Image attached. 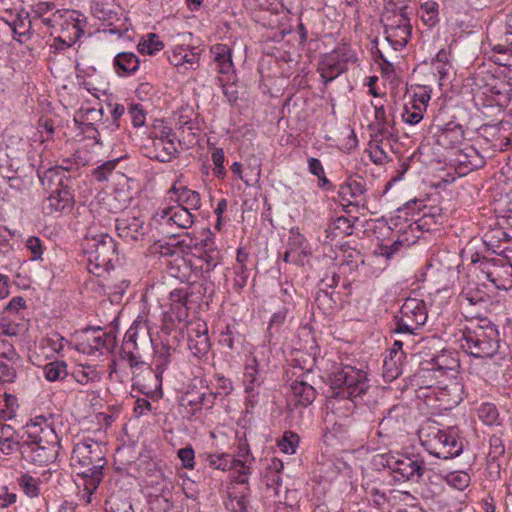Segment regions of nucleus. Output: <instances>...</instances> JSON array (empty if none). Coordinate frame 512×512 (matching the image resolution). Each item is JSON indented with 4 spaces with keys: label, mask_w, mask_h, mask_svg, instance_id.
<instances>
[{
    "label": "nucleus",
    "mask_w": 512,
    "mask_h": 512,
    "mask_svg": "<svg viewBox=\"0 0 512 512\" xmlns=\"http://www.w3.org/2000/svg\"><path fill=\"white\" fill-rule=\"evenodd\" d=\"M139 58L131 52H121L114 57L113 65L119 76L135 73L139 68Z\"/></svg>",
    "instance_id": "obj_25"
},
{
    "label": "nucleus",
    "mask_w": 512,
    "mask_h": 512,
    "mask_svg": "<svg viewBox=\"0 0 512 512\" xmlns=\"http://www.w3.org/2000/svg\"><path fill=\"white\" fill-rule=\"evenodd\" d=\"M15 377V369L12 366L0 361V381L12 383L14 382Z\"/></svg>",
    "instance_id": "obj_56"
},
{
    "label": "nucleus",
    "mask_w": 512,
    "mask_h": 512,
    "mask_svg": "<svg viewBox=\"0 0 512 512\" xmlns=\"http://www.w3.org/2000/svg\"><path fill=\"white\" fill-rule=\"evenodd\" d=\"M117 255L114 239L108 234H100L93 239L88 251L89 271L99 274V270H109L114 267L113 260Z\"/></svg>",
    "instance_id": "obj_8"
},
{
    "label": "nucleus",
    "mask_w": 512,
    "mask_h": 512,
    "mask_svg": "<svg viewBox=\"0 0 512 512\" xmlns=\"http://www.w3.org/2000/svg\"><path fill=\"white\" fill-rule=\"evenodd\" d=\"M315 302L319 308H332V305L335 303L332 295L322 289L316 293Z\"/></svg>",
    "instance_id": "obj_54"
},
{
    "label": "nucleus",
    "mask_w": 512,
    "mask_h": 512,
    "mask_svg": "<svg viewBox=\"0 0 512 512\" xmlns=\"http://www.w3.org/2000/svg\"><path fill=\"white\" fill-rule=\"evenodd\" d=\"M402 118L406 123L415 125L423 118L422 109L420 106L413 105L412 108L405 107Z\"/></svg>",
    "instance_id": "obj_49"
},
{
    "label": "nucleus",
    "mask_w": 512,
    "mask_h": 512,
    "mask_svg": "<svg viewBox=\"0 0 512 512\" xmlns=\"http://www.w3.org/2000/svg\"><path fill=\"white\" fill-rule=\"evenodd\" d=\"M478 416L483 423L493 425L497 423L499 413L496 406L492 403H483L478 408Z\"/></svg>",
    "instance_id": "obj_37"
},
{
    "label": "nucleus",
    "mask_w": 512,
    "mask_h": 512,
    "mask_svg": "<svg viewBox=\"0 0 512 512\" xmlns=\"http://www.w3.org/2000/svg\"><path fill=\"white\" fill-rule=\"evenodd\" d=\"M25 173H27V175H31V182L34 183V176L37 174V171L35 170L34 164L29 161L21 164L20 169H18L16 173L12 174V177H21L24 176Z\"/></svg>",
    "instance_id": "obj_59"
},
{
    "label": "nucleus",
    "mask_w": 512,
    "mask_h": 512,
    "mask_svg": "<svg viewBox=\"0 0 512 512\" xmlns=\"http://www.w3.org/2000/svg\"><path fill=\"white\" fill-rule=\"evenodd\" d=\"M170 347L162 344L160 348H157L155 350V356H154V365H155V380H156V386L155 390L152 391L150 394L151 397H161L162 396V375L167 368L169 362H170Z\"/></svg>",
    "instance_id": "obj_21"
},
{
    "label": "nucleus",
    "mask_w": 512,
    "mask_h": 512,
    "mask_svg": "<svg viewBox=\"0 0 512 512\" xmlns=\"http://www.w3.org/2000/svg\"><path fill=\"white\" fill-rule=\"evenodd\" d=\"M490 451L489 456L495 460L502 456L505 452V445L501 435L493 434L489 440Z\"/></svg>",
    "instance_id": "obj_45"
},
{
    "label": "nucleus",
    "mask_w": 512,
    "mask_h": 512,
    "mask_svg": "<svg viewBox=\"0 0 512 512\" xmlns=\"http://www.w3.org/2000/svg\"><path fill=\"white\" fill-rule=\"evenodd\" d=\"M446 481L450 486L464 490L469 485L470 476L466 472H451L447 475Z\"/></svg>",
    "instance_id": "obj_40"
},
{
    "label": "nucleus",
    "mask_w": 512,
    "mask_h": 512,
    "mask_svg": "<svg viewBox=\"0 0 512 512\" xmlns=\"http://www.w3.org/2000/svg\"><path fill=\"white\" fill-rule=\"evenodd\" d=\"M428 313L423 300L407 298L402 304L399 314L394 316V332L411 336L426 323Z\"/></svg>",
    "instance_id": "obj_5"
},
{
    "label": "nucleus",
    "mask_w": 512,
    "mask_h": 512,
    "mask_svg": "<svg viewBox=\"0 0 512 512\" xmlns=\"http://www.w3.org/2000/svg\"><path fill=\"white\" fill-rule=\"evenodd\" d=\"M431 365V370L445 373L447 370H453L457 365V361L455 358L442 353L432 359Z\"/></svg>",
    "instance_id": "obj_36"
},
{
    "label": "nucleus",
    "mask_w": 512,
    "mask_h": 512,
    "mask_svg": "<svg viewBox=\"0 0 512 512\" xmlns=\"http://www.w3.org/2000/svg\"><path fill=\"white\" fill-rule=\"evenodd\" d=\"M211 54L218 65V71L228 74L233 69L232 51L227 44L218 43L211 47Z\"/></svg>",
    "instance_id": "obj_27"
},
{
    "label": "nucleus",
    "mask_w": 512,
    "mask_h": 512,
    "mask_svg": "<svg viewBox=\"0 0 512 512\" xmlns=\"http://www.w3.org/2000/svg\"><path fill=\"white\" fill-rule=\"evenodd\" d=\"M74 205L73 189L53 190L49 197L44 201L43 209L48 214L56 212L70 211Z\"/></svg>",
    "instance_id": "obj_20"
},
{
    "label": "nucleus",
    "mask_w": 512,
    "mask_h": 512,
    "mask_svg": "<svg viewBox=\"0 0 512 512\" xmlns=\"http://www.w3.org/2000/svg\"><path fill=\"white\" fill-rule=\"evenodd\" d=\"M219 343L230 350H236L238 348V344H241V336L239 334H234L229 328H227L225 332L221 333Z\"/></svg>",
    "instance_id": "obj_47"
},
{
    "label": "nucleus",
    "mask_w": 512,
    "mask_h": 512,
    "mask_svg": "<svg viewBox=\"0 0 512 512\" xmlns=\"http://www.w3.org/2000/svg\"><path fill=\"white\" fill-rule=\"evenodd\" d=\"M422 10L428 15V20H433L438 13V4L433 1H428L421 5Z\"/></svg>",
    "instance_id": "obj_62"
},
{
    "label": "nucleus",
    "mask_w": 512,
    "mask_h": 512,
    "mask_svg": "<svg viewBox=\"0 0 512 512\" xmlns=\"http://www.w3.org/2000/svg\"><path fill=\"white\" fill-rule=\"evenodd\" d=\"M171 192L177 196V201L181 203L180 205H183L189 211L198 210L201 207V199L198 192L187 187L176 186L172 187Z\"/></svg>",
    "instance_id": "obj_29"
},
{
    "label": "nucleus",
    "mask_w": 512,
    "mask_h": 512,
    "mask_svg": "<svg viewBox=\"0 0 512 512\" xmlns=\"http://www.w3.org/2000/svg\"><path fill=\"white\" fill-rule=\"evenodd\" d=\"M370 157L371 160L378 165L384 164L388 159L386 152L379 145H376L371 150Z\"/></svg>",
    "instance_id": "obj_60"
},
{
    "label": "nucleus",
    "mask_w": 512,
    "mask_h": 512,
    "mask_svg": "<svg viewBox=\"0 0 512 512\" xmlns=\"http://www.w3.org/2000/svg\"><path fill=\"white\" fill-rule=\"evenodd\" d=\"M462 348L475 358H491L499 349V332L496 325L486 317L477 318L463 332Z\"/></svg>",
    "instance_id": "obj_3"
},
{
    "label": "nucleus",
    "mask_w": 512,
    "mask_h": 512,
    "mask_svg": "<svg viewBox=\"0 0 512 512\" xmlns=\"http://www.w3.org/2000/svg\"><path fill=\"white\" fill-rule=\"evenodd\" d=\"M330 397L347 399L355 405L373 407L378 388L371 386L367 373L350 365H341L329 375Z\"/></svg>",
    "instance_id": "obj_2"
},
{
    "label": "nucleus",
    "mask_w": 512,
    "mask_h": 512,
    "mask_svg": "<svg viewBox=\"0 0 512 512\" xmlns=\"http://www.w3.org/2000/svg\"><path fill=\"white\" fill-rule=\"evenodd\" d=\"M388 467L403 480L418 481L426 470L425 462L418 455L402 456L388 461Z\"/></svg>",
    "instance_id": "obj_12"
},
{
    "label": "nucleus",
    "mask_w": 512,
    "mask_h": 512,
    "mask_svg": "<svg viewBox=\"0 0 512 512\" xmlns=\"http://www.w3.org/2000/svg\"><path fill=\"white\" fill-rule=\"evenodd\" d=\"M171 305L177 309H182L186 306L188 300V292L185 289H174L170 293Z\"/></svg>",
    "instance_id": "obj_50"
},
{
    "label": "nucleus",
    "mask_w": 512,
    "mask_h": 512,
    "mask_svg": "<svg viewBox=\"0 0 512 512\" xmlns=\"http://www.w3.org/2000/svg\"><path fill=\"white\" fill-rule=\"evenodd\" d=\"M404 410L402 406L394 405L391 407L386 415L383 416V418L379 422V426H382L384 428H388L391 426L392 422H397L399 417V411Z\"/></svg>",
    "instance_id": "obj_52"
},
{
    "label": "nucleus",
    "mask_w": 512,
    "mask_h": 512,
    "mask_svg": "<svg viewBox=\"0 0 512 512\" xmlns=\"http://www.w3.org/2000/svg\"><path fill=\"white\" fill-rule=\"evenodd\" d=\"M27 161L29 160L14 150L0 151V175L3 178L11 176L20 169L21 164Z\"/></svg>",
    "instance_id": "obj_23"
},
{
    "label": "nucleus",
    "mask_w": 512,
    "mask_h": 512,
    "mask_svg": "<svg viewBox=\"0 0 512 512\" xmlns=\"http://www.w3.org/2000/svg\"><path fill=\"white\" fill-rule=\"evenodd\" d=\"M348 185H349V190L351 191L352 193V198H356L358 196H361L365 193L366 191V182L364 180V178L359 175V174H354V175H350L347 179H346Z\"/></svg>",
    "instance_id": "obj_39"
},
{
    "label": "nucleus",
    "mask_w": 512,
    "mask_h": 512,
    "mask_svg": "<svg viewBox=\"0 0 512 512\" xmlns=\"http://www.w3.org/2000/svg\"><path fill=\"white\" fill-rule=\"evenodd\" d=\"M287 308L282 307L279 310H277L275 313H273L270 322L268 331L270 335H272L274 332H277L279 328L284 324L286 317H287Z\"/></svg>",
    "instance_id": "obj_48"
},
{
    "label": "nucleus",
    "mask_w": 512,
    "mask_h": 512,
    "mask_svg": "<svg viewBox=\"0 0 512 512\" xmlns=\"http://www.w3.org/2000/svg\"><path fill=\"white\" fill-rule=\"evenodd\" d=\"M356 60L355 51L345 43L337 46L330 53L324 54L318 63V71L323 83L327 85L332 82L347 71L349 63H354Z\"/></svg>",
    "instance_id": "obj_6"
},
{
    "label": "nucleus",
    "mask_w": 512,
    "mask_h": 512,
    "mask_svg": "<svg viewBox=\"0 0 512 512\" xmlns=\"http://www.w3.org/2000/svg\"><path fill=\"white\" fill-rule=\"evenodd\" d=\"M138 340L141 341L143 346L147 345L149 342H152L148 329L145 325L131 326L124 336L122 348H131L138 351L140 348Z\"/></svg>",
    "instance_id": "obj_26"
},
{
    "label": "nucleus",
    "mask_w": 512,
    "mask_h": 512,
    "mask_svg": "<svg viewBox=\"0 0 512 512\" xmlns=\"http://www.w3.org/2000/svg\"><path fill=\"white\" fill-rule=\"evenodd\" d=\"M168 59L169 62L176 67L188 64L194 69V65H197L199 62V51H197L196 48H192L188 51L181 46L174 49Z\"/></svg>",
    "instance_id": "obj_28"
},
{
    "label": "nucleus",
    "mask_w": 512,
    "mask_h": 512,
    "mask_svg": "<svg viewBox=\"0 0 512 512\" xmlns=\"http://www.w3.org/2000/svg\"><path fill=\"white\" fill-rule=\"evenodd\" d=\"M308 169L314 176H321L324 172V168L320 160L313 157L308 159Z\"/></svg>",
    "instance_id": "obj_61"
},
{
    "label": "nucleus",
    "mask_w": 512,
    "mask_h": 512,
    "mask_svg": "<svg viewBox=\"0 0 512 512\" xmlns=\"http://www.w3.org/2000/svg\"><path fill=\"white\" fill-rule=\"evenodd\" d=\"M253 363L247 364L244 373V381L246 383V392L252 393L255 386L261 384V377L257 369L256 359L252 360Z\"/></svg>",
    "instance_id": "obj_34"
},
{
    "label": "nucleus",
    "mask_w": 512,
    "mask_h": 512,
    "mask_svg": "<svg viewBox=\"0 0 512 512\" xmlns=\"http://www.w3.org/2000/svg\"><path fill=\"white\" fill-rule=\"evenodd\" d=\"M134 351L135 350L131 348H122V358L128 361L131 368L143 364V361H141V356L137 353H134Z\"/></svg>",
    "instance_id": "obj_57"
},
{
    "label": "nucleus",
    "mask_w": 512,
    "mask_h": 512,
    "mask_svg": "<svg viewBox=\"0 0 512 512\" xmlns=\"http://www.w3.org/2000/svg\"><path fill=\"white\" fill-rule=\"evenodd\" d=\"M97 447L96 443L83 442L77 444L72 452L71 459L80 465L81 468H86V471H79L78 475L88 479L87 484L96 489L102 479L103 465L93 464V447Z\"/></svg>",
    "instance_id": "obj_9"
},
{
    "label": "nucleus",
    "mask_w": 512,
    "mask_h": 512,
    "mask_svg": "<svg viewBox=\"0 0 512 512\" xmlns=\"http://www.w3.org/2000/svg\"><path fill=\"white\" fill-rule=\"evenodd\" d=\"M290 388L294 398L296 399V404H299L302 407H307L312 404L317 395L316 389L303 377L294 380L291 383Z\"/></svg>",
    "instance_id": "obj_22"
},
{
    "label": "nucleus",
    "mask_w": 512,
    "mask_h": 512,
    "mask_svg": "<svg viewBox=\"0 0 512 512\" xmlns=\"http://www.w3.org/2000/svg\"><path fill=\"white\" fill-rule=\"evenodd\" d=\"M147 156L150 159L157 160L159 162H169L175 158L177 154V148L175 145V135L171 129L164 128L161 131L160 136H154L151 138V145L146 146Z\"/></svg>",
    "instance_id": "obj_11"
},
{
    "label": "nucleus",
    "mask_w": 512,
    "mask_h": 512,
    "mask_svg": "<svg viewBox=\"0 0 512 512\" xmlns=\"http://www.w3.org/2000/svg\"><path fill=\"white\" fill-rule=\"evenodd\" d=\"M26 247L31 252V260L41 259L43 254L42 244L38 237L30 236L26 240Z\"/></svg>",
    "instance_id": "obj_51"
},
{
    "label": "nucleus",
    "mask_w": 512,
    "mask_h": 512,
    "mask_svg": "<svg viewBox=\"0 0 512 512\" xmlns=\"http://www.w3.org/2000/svg\"><path fill=\"white\" fill-rule=\"evenodd\" d=\"M177 456L181 460L182 466L185 469H193L194 468L195 452H194L193 447L190 444H188L184 448L179 449L177 452Z\"/></svg>",
    "instance_id": "obj_46"
},
{
    "label": "nucleus",
    "mask_w": 512,
    "mask_h": 512,
    "mask_svg": "<svg viewBox=\"0 0 512 512\" xmlns=\"http://www.w3.org/2000/svg\"><path fill=\"white\" fill-rule=\"evenodd\" d=\"M60 441L54 428L44 417L25 426L22 434L21 459L34 466L52 463L58 456Z\"/></svg>",
    "instance_id": "obj_1"
},
{
    "label": "nucleus",
    "mask_w": 512,
    "mask_h": 512,
    "mask_svg": "<svg viewBox=\"0 0 512 512\" xmlns=\"http://www.w3.org/2000/svg\"><path fill=\"white\" fill-rule=\"evenodd\" d=\"M207 396L204 393L188 392L183 397V405L190 406L192 413L200 411L203 405H206Z\"/></svg>",
    "instance_id": "obj_38"
},
{
    "label": "nucleus",
    "mask_w": 512,
    "mask_h": 512,
    "mask_svg": "<svg viewBox=\"0 0 512 512\" xmlns=\"http://www.w3.org/2000/svg\"><path fill=\"white\" fill-rule=\"evenodd\" d=\"M369 493L371 501L377 508L383 507L388 502L386 494L377 488H372Z\"/></svg>",
    "instance_id": "obj_58"
},
{
    "label": "nucleus",
    "mask_w": 512,
    "mask_h": 512,
    "mask_svg": "<svg viewBox=\"0 0 512 512\" xmlns=\"http://www.w3.org/2000/svg\"><path fill=\"white\" fill-rule=\"evenodd\" d=\"M117 163H118V160H109V161L102 163L101 165H99L98 167H96L93 170V172H92L93 177L99 182L106 181L108 179V176L115 169Z\"/></svg>",
    "instance_id": "obj_41"
},
{
    "label": "nucleus",
    "mask_w": 512,
    "mask_h": 512,
    "mask_svg": "<svg viewBox=\"0 0 512 512\" xmlns=\"http://www.w3.org/2000/svg\"><path fill=\"white\" fill-rule=\"evenodd\" d=\"M22 435L17 439H7L0 445L2 453L9 455L12 452L18 450L21 453Z\"/></svg>",
    "instance_id": "obj_55"
},
{
    "label": "nucleus",
    "mask_w": 512,
    "mask_h": 512,
    "mask_svg": "<svg viewBox=\"0 0 512 512\" xmlns=\"http://www.w3.org/2000/svg\"><path fill=\"white\" fill-rule=\"evenodd\" d=\"M37 176L46 190H58L72 188V177L69 168L66 166H55L48 168L41 174L37 170Z\"/></svg>",
    "instance_id": "obj_16"
},
{
    "label": "nucleus",
    "mask_w": 512,
    "mask_h": 512,
    "mask_svg": "<svg viewBox=\"0 0 512 512\" xmlns=\"http://www.w3.org/2000/svg\"><path fill=\"white\" fill-rule=\"evenodd\" d=\"M62 35L58 37L62 46L70 47L84 34L86 18L79 12L72 11L60 23Z\"/></svg>",
    "instance_id": "obj_13"
},
{
    "label": "nucleus",
    "mask_w": 512,
    "mask_h": 512,
    "mask_svg": "<svg viewBox=\"0 0 512 512\" xmlns=\"http://www.w3.org/2000/svg\"><path fill=\"white\" fill-rule=\"evenodd\" d=\"M45 378L48 381L64 379L67 375V365L63 361H54L44 366Z\"/></svg>",
    "instance_id": "obj_31"
},
{
    "label": "nucleus",
    "mask_w": 512,
    "mask_h": 512,
    "mask_svg": "<svg viewBox=\"0 0 512 512\" xmlns=\"http://www.w3.org/2000/svg\"><path fill=\"white\" fill-rule=\"evenodd\" d=\"M241 456L244 460L235 459L230 454L221 453V454H206L205 461L211 468L227 471L231 469H236L238 467L245 468V462H247L246 456L250 454L249 448L247 446L240 447Z\"/></svg>",
    "instance_id": "obj_19"
},
{
    "label": "nucleus",
    "mask_w": 512,
    "mask_h": 512,
    "mask_svg": "<svg viewBox=\"0 0 512 512\" xmlns=\"http://www.w3.org/2000/svg\"><path fill=\"white\" fill-rule=\"evenodd\" d=\"M420 440L429 454L445 460L459 456L464 447L463 439L456 427L447 430L437 427L422 428Z\"/></svg>",
    "instance_id": "obj_4"
},
{
    "label": "nucleus",
    "mask_w": 512,
    "mask_h": 512,
    "mask_svg": "<svg viewBox=\"0 0 512 512\" xmlns=\"http://www.w3.org/2000/svg\"><path fill=\"white\" fill-rule=\"evenodd\" d=\"M455 162L457 164L456 170L460 175H466L474 170L484 167L486 161L479 151L473 147L468 146L456 155Z\"/></svg>",
    "instance_id": "obj_18"
},
{
    "label": "nucleus",
    "mask_w": 512,
    "mask_h": 512,
    "mask_svg": "<svg viewBox=\"0 0 512 512\" xmlns=\"http://www.w3.org/2000/svg\"><path fill=\"white\" fill-rule=\"evenodd\" d=\"M188 348L196 357L206 355L210 350V339L206 323H197L188 328Z\"/></svg>",
    "instance_id": "obj_17"
},
{
    "label": "nucleus",
    "mask_w": 512,
    "mask_h": 512,
    "mask_svg": "<svg viewBox=\"0 0 512 512\" xmlns=\"http://www.w3.org/2000/svg\"><path fill=\"white\" fill-rule=\"evenodd\" d=\"M154 218L161 225H176L182 229H188L194 223L193 215L183 205L164 208Z\"/></svg>",
    "instance_id": "obj_15"
},
{
    "label": "nucleus",
    "mask_w": 512,
    "mask_h": 512,
    "mask_svg": "<svg viewBox=\"0 0 512 512\" xmlns=\"http://www.w3.org/2000/svg\"><path fill=\"white\" fill-rule=\"evenodd\" d=\"M5 179L8 180L10 188L17 190L19 192L27 191L33 185V182H31V175H27V173H25V175L21 177H12L11 175L9 177H6Z\"/></svg>",
    "instance_id": "obj_42"
},
{
    "label": "nucleus",
    "mask_w": 512,
    "mask_h": 512,
    "mask_svg": "<svg viewBox=\"0 0 512 512\" xmlns=\"http://www.w3.org/2000/svg\"><path fill=\"white\" fill-rule=\"evenodd\" d=\"M460 296L462 300L467 301L469 305L483 306L489 301V296L479 289H465Z\"/></svg>",
    "instance_id": "obj_35"
},
{
    "label": "nucleus",
    "mask_w": 512,
    "mask_h": 512,
    "mask_svg": "<svg viewBox=\"0 0 512 512\" xmlns=\"http://www.w3.org/2000/svg\"><path fill=\"white\" fill-rule=\"evenodd\" d=\"M129 114L135 127H140L145 123V113L141 105L131 104Z\"/></svg>",
    "instance_id": "obj_53"
},
{
    "label": "nucleus",
    "mask_w": 512,
    "mask_h": 512,
    "mask_svg": "<svg viewBox=\"0 0 512 512\" xmlns=\"http://www.w3.org/2000/svg\"><path fill=\"white\" fill-rule=\"evenodd\" d=\"M26 306V302L23 297L17 296L13 297L10 302L6 306L7 311L17 312L20 308H24Z\"/></svg>",
    "instance_id": "obj_64"
},
{
    "label": "nucleus",
    "mask_w": 512,
    "mask_h": 512,
    "mask_svg": "<svg viewBox=\"0 0 512 512\" xmlns=\"http://www.w3.org/2000/svg\"><path fill=\"white\" fill-rule=\"evenodd\" d=\"M354 223L345 216L334 219L326 230L327 237H345L353 234Z\"/></svg>",
    "instance_id": "obj_30"
},
{
    "label": "nucleus",
    "mask_w": 512,
    "mask_h": 512,
    "mask_svg": "<svg viewBox=\"0 0 512 512\" xmlns=\"http://www.w3.org/2000/svg\"><path fill=\"white\" fill-rule=\"evenodd\" d=\"M464 139V130L461 125L456 124L446 128L438 138L441 145L460 143Z\"/></svg>",
    "instance_id": "obj_32"
},
{
    "label": "nucleus",
    "mask_w": 512,
    "mask_h": 512,
    "mask_svg": "<svg viewBox=\"0 0 512 512\" xmlns=\"http://www.w3.org/2000/svg\"><path fill=\"white\" fill-rule=\"evenodd\" d=\"M16 501V494L8 493L7 490L0 491V510L8 507Z\"/></svg>",
    "instance_id": "obj_63"
},
{
    "label": "nucleus",
    "mask_w": 512,
    "mask_h": 512,
    "mask_svg": "<svg viewBox=\"0 0 512 512\" xmlns=\"http://www.w3.org/2000/svg\"><path fill=\"white\" fill-rule=\"evenodd\" d=\"M89 332L91 335H88L85 342L81 343L83 353L92 355L95 352H100L103 355L114 348L116 338L111 333L104 332L101 328H89L85 331L86 334Z\"/></svg>",
    "instance_id": "obj_14"
},
{
    "label": "nucleus",
    "mask_w": 512,
    "mask_h": 512,
    "mask_svg": "<svg viewBox=\"0 0 512 512\" xmlns=\"http://www.w3.org/2000/svg\"><path fill=\"white\" fill-rule=\"evenodd\" d=\"M407 10V5H401L399 12L394 11L385 18V38L396 51L405 47L411 37L412 25Z\"/></svg>",
    "instance_id": "obj_7"
},
{
    "label": "nucleus",
    "mask_w": 512,
    "mask_h": 512,
    "mask_svg": "<svg viewBox=\"0 0 512 512\" xmlns=\"http://www.w3.org/2000/svg\"><path fill=\"white\" fill-rule=\"evenodd\" d=\"M117 235L127 244L135 245L143 242L149 234L150 226L136 216H122L116 219Z\"/></svg>",
    "instance_id": "obj_10"
},
{
    "label": "nucleus",
    "mask_w": 512,
    "mask_h": 512,
    "mask_svg": "<svg viewBox=\"0 0 512 512\" xmlns=\"http://www.w3.org/2000/svg\"><path fill=\"white\" fill-rule=\"evenodd\" d=\"M299 443V437L293 432H285L282 440L279 442L281 450L288 454H293Z\"/></svg>",
    "instance_id": "obj_44"
},
{
    "label": "nucleus",
    "mask_w": 512,
    "mask_h": 512,
    "mask_svg": "<svg viewBox=\"0 0 512 512\" xmlns=\"http://www.w3.org/2000/svg\"><path fill=\"white\" fill-rule=\"evenodd\" d=\"M163 47L164 45L160 41L159 37L154 33H150L147 35V38H144L139 42L138 51L141 54L153 55L163 49Z\"/></svg>",
    "instance_id": "obj_33"
},
{
    "label": "nucleus",
    "mask_w": 512,
    "mask_h": 512,
    "mask_svg": "<svg viewBox=\"0 0 512 512\" xmlns=\"http://www.w3.org/2000/svg\"><path fill=\"white\" fill-rule=\"evenodd\" d=\"M191 243V238L178 240L173 236L169 241H158L156 244V250L162 256H181L183 253L191 249Z\"/></svg>",
    "instance_id": "obj_24"
},
{
    "label": "nucleus",
    "mask_w": 512,
    "mask_h": 512,
    "mask_svg": "<svg viewBox=\"0 0 512 512\" xmlns=\"http://www.w3.org/2000/svg\"><path fill=\"white\" fill-rule=\"evenodd\" d=\"M19 485L29 497H35L39 494L37 480L28 474H24L20 477Z\"/></svg>",
    "instance_id": "obj_43"
}]
</instances>
